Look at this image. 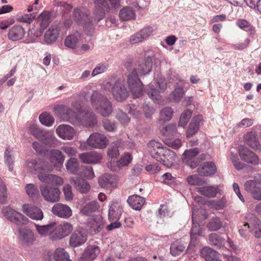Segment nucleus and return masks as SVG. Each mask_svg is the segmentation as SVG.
Instances as JSON below:
<instances>
[{
    "instance_id": "obj_1",
    "label": "nucleus",
    "mask_w": 261,
    "mask_h": 261,
    "mask_svg": "<svg viewBox=\"0 0 261 261\" xmlns=\"http://www.w3.org/2000/svg\"><path fill=\"white\" fill-rule=\"evenodd\" d=\"M148 148L151 156L166 166H171L176 159V155L173 151L162 147V144L158 142L150 141L148 144Z\"/></svg>"
},
{
    "instance_id": "obj_2",
    "label": "nucleus",
    "mask_w": 261,
    "mask_h": 261,
    "mask_svg": "<svg viewBox=\"0 0 261 261\" xmlns=\"http://www.w3.org/2000/svg\"><path fill=\"white\" fill-rule=\"evenodd\" d=\"M25 167L30 173L37 174L39 180L40 176H45L53 169L47 161L40 158L28 160L25 162Z\"/></svg>"
},
{
    "instance_id": "obj_3",
    "label": "nucleus",
    "mask_w": 261,
    "mask_h": 261,
    "mask_svg": "<svg viewBox=\"0 0 261 261\" xmlns=\"http://www.w3.org/2000/svg\"><path fill=\"white\" fill-rule=\"evenodd\" d=\"M29 130L33 136L46 145H51L56 140L53 132L42 129L35 123L30 124Z\"/></svg>"
},
{
    "instance_id": "obj_4",
    "label": "nucleus",
    "mask_w": 261,
    "mask_h": 261,
    "mask_svg": "<svg viewBox=\"0 0 261 261\" xmlns=\"http://www.w3.org/2000/svg\"><path fill=\"white\" fill-rule=\"evenodd\" d=\"M127 82L130 91L135 98L139 97L143 94V84L135 69L127 75Z\"/></svg>"
},
{
    "instance_id": "obj_5",
    "label": "nucleus",
    "mask_w": 261,
    "mask_h": 261,
    "mask_svg": "<svg viewBox=\"0 0 261 261\" xmlns=\"http://www.w3.org/2000/svg\"><path fill=\"white\" fill-rule=\"evenodd\" d=\"M40 190L42 196L46 201L55 203L60 201L61 192L58 188L42 185L40 187Z\"/></svg>"
},
{
    "instance_id": "obj_6",
    "label": "nucleus",
    "mask_w": 261,
    "mask_h": 261,
    "mask_svg": "<svg viewBox=\"0 0 261 261\" xmlns=\"http://www.w3.org/2000/svg\"><path fill=\"white\" fill-rule=\"evenodd\" d=\"M72 17L78 25L83 26L85 31H87V28L89 27V32H91L92 29V21L85 9L80 8H74L72 12Z\"/></svg>"
},
{
    "instance_id": "obj_7",
    "label": "nucleus",
    "mask_w": 261,
    "mask_h": 261,
    "mask_svg": "<svg viewBox=\"0 0 261 261\" xmlns=\"http://www.w3.org/2000/svg\"><path fill=\"white\" fill-rule=\"evenodd\" d=\"M111 92L115 99L120 102L126 100L129 94L124 81L120 79L115 82L111 88Z\"/></svg>"
},
{
    "instance_id": "obj_8",
    "label": "nucleus",
    "mask_w": 261,
    "mask_h": 261,
    "mask_svg": "<svg viewBox=\"0 0 261 261\" xmlns=\"http://www.w3.org/2000/svg\"><path fill=\"white\" fill-rule=\"evenodd\" d=\"M73 230L72 225L68 222H63L59 225L56 223L54 231L50 234V240L57 241L67 236Z\"/></svg>"
},
{
    "instance_id": "obj_9",
    "label": "nucleus",
    "mask_w": 261,
    "mask_h": 261,
    "mask_svg": "<svg viewBox=\"0 0 261 261\" xmlns=\"http://www.w3.org/2000/svg\"><path fill=\"white\" fill-rule=\"evenodd\" d=\"M73 230L72 225L68 222H63L59 225L56 223L54 231L50 234V240L57 241L67 236Z\"/></svg>"
},
{
    "instance_id": "obj_10",
    "label": "nucleus",
    "mask_w": 261,
    "mask_h": 261,
    "mask_svg": "<svg viewBox=\"0 0 261 261\" xmlns=\"http://www.w3.org/2000/svg\"><path fill=\"white\" fill-rule=\"evenodd\" d=\"M73 230L72 225L68 222H63L59 225L56 223L54 231L50 234V240L57 241L67 236Z\"/></svg>"
},
{
    "instance_id": "obj_11",
    "label": "nucleus",
    "mask_w": 261,
    "mask_h": 261,
    "mask_svg": "<svg viewBox=\"0 0 261 261\" xmlns=\"http://www.w3.org/2000/svg\"><path fill=\"white\" fill-rule=\"evenodd\" d=\"M108 143V139L104 135L98 133L91 134L87 140V144L88 146L96 149L106 148Z\"/></svg>"
},
{
    "instance_id": "obj_12",
    "label": "nucleus",
    "mask_w": 261,
    "mask_h": 261,
    "mask_svg": "<svg viewBox=\"0 0 261 261\" xmlns=\"http://www.w3.org/2000/svg\"><path fill=\"white\" fill-rule=\"evenodd\" d=\"M54 110L70 123L76 124L79 122L77 112L72 108H70L67 106L61 105L56 106Z\"/></svg>"
},
{
    "instance_id": "obj_13",
    "label": "nucleus",
    "mask_w": 261,
    "mask_h": 261,
    "mask_svg": "<svg viewBox=\"0 0 261 261\" xmlns=\"http://www.w3.org/2000/svg\"><path fill=\"white\" fill-rule=\"evenodd\" d=\"M199 152L200 149L197 147L186 150L182 154L183 162L192 169L196 168L198 165L197 156Z\"/></svg>"
},
{
    "instance_id": "obj_14",
    "label": "nucleus",
    "mask_w": 261,
    "mask_h": 261,
    "mask_svg": "<svg viewBox=\"0 0 261 261\" xmlns=\"http://www.w3.org/2000/svg\"><path fill=\"white\" fill-rule=\"evenodd\" d=\"M22 211L28 217L36 221L42 220L44 218L42 211L39 207L30 205L28 204H23L22 206Z\"/></svg>"
},
{
    "instance_id": "obj_15",
    "label": "nucleus",
    "mask_w": 261,
    "mask_h": 261,
    "mask_svg": "<svg viewBox=\"0 0 261 261\" xmlns=\"http://www.w3.org/2000/svg\"><path fill=\"white\" fill-rule=\"evenodd\" d=\"M239 153L241 159L245 162L254 165L258 164L259 162L258 156L244 146H240L239 147Z\"/></svg>"
},
{
    "instance_id": "obj_16",
    "label": "nucleus",
    "mask_w": 261,
    "mask_h": 261,
    "mask_svg": "<svg viewBox=\"0 0 261 261\" xmlns=\"http://www.w3.org/2000/svg\"><path fill=\"white\" fill-rule=\"evenodd\" d=\"M87 226L89 232L92 234L99 232L103 228L104 221L100 215H96L89 219Z\"/></svg>"
},
{
    "instance_id": "obj_17",
    "label": "nucleus",
    "mask_w": 261,
    "mask_h": 261,
    "mask_svg": "<svg viewBox=\"0 0 261 261\" xmlns=\"http://www.w3.org/2000/svg\"><path fill=\"white\" fill-rule=\"evenodd\" d=\"M51 211L54 215L63 219H68L72 215L70 207L66 204L61 203L54 204Z\"/></svg>"
},
{
    "instance_id": "obj_18",
    "label": "nucleus",
    "mask_w": 261,
    "mask_h": 261,
    "mask_svg": "<svg viewBox=\"0 0 261 261\" xmlns=\"http://www.w3.org/2000/svg\"><path fill=\"white\" fill-rule=\"evenodd\" d=\"M60 32L58 23H53L44 35L42 43L51 44L57 39Z\"/></svg>"
},
{
    "instance_id": "obj_19",
    "label": "nucleus",
    "mask_w": 261,
    "mask_h": 261,
    "mask_svg": "<svg viewBox=\"0 0 261 261\" xmlns=\"http://www.w3.org/2000/svg\"><path fill=\"white\" fill-rule=\"evenodd\" d=\"M153 33V29L150 27L143 28L140 31L132 35L129 39L131 44H136L147 39Z\"/></svg>"
},
{
    "instance_id": "obj_20",
    "label": "nucleus",
    "mask_w": 261,
    "mask_h": 261,
    "mask_svg": "<svg viewBox=\"0 0 261 261\" xmlns=\"http://www.w3.org/2000/svg\"><path fill=\"white\" fill-rule=\"evenodd\" d=\"M244 188L254 199L261 200V187L259 182L254 180L247 181L244 184Z\"/></svg>"
},
{
    "instance_id": "obj_21",
    "label": "nucleus",
    "mask_w": 261,
    "mask_h": 261,
    "mask_svg": "<svg viewBox=\"0 0 261 261\" xmlns=\"http://www.w3.org/2000/svg\"><path fill=\"white\" fill-rule=\"evenodd\" d=\"M100 251L97 245H90L86 247L78 261H93L98 255Z\"/></svg>"
},
{
    "instance_id": "obj_22",
    "label": "nucleus",
    "mask_w": 261,
    "mask_h": 261,
    "mask_svg": "<svg viewBox=\"0 0 261 261\" xmlns=\"http://www.w3.org/2000/svg\"><path fill=\"white\" fill-rule=\"evenodd\" d=\"M185 85V82L183 80H179L176 82L174 90L169 95V99L174 102H179L184 95V88Z\"/></svg>"
},
{
    "instance_id": "obj_23",
    "label": "nucleus",
    "mask_w": 261,
    "mask_h": 261,
    "mask_svg": "<svg viewBox=\"0 0 261 261\" xmlns=\"http://www.w3.org/2000/svg\"><path fill=\"white\" fill-rule=\"evenodd\" d=\"M87 240V236L84 232L75 230L69 238V245L75 248L83 245Z\"/></svg>"
},
{
    "instance_id": "obj_24",
    "label": "nucleus",
    "mask_w": 261,
    "mask_h": 261,
    "mask_svg": "<svg viewBox=\"0 0 261 261\" xmlns=\"http://www.w3.org/2000/svg\"><path fill=\"white\" fill-rule=\"evenodd\" d=\"M59 137L64 140H72L75 135L74 129L67 124L60 125L56 129Z\"/></svg>"
},
{
    "instance_id": "obj_25",
    "label": "nucleus",
    "mask_w": 261,
    "mask_h": 261,
    "mask_svg": "<svg viewBox=\"0 0 261 261\" xmlns=\"http://www.w3.org/2000/svg\"><path fill=\"white\" fill-rule=\"evenodd\" d=\"M25 33L24 29L19 24L12 27L8 33V39L12 41H18L21 40Z\"/></svg>"
},
{
    "instance_id": "obj_26",
    "label": "nucleus",
    "mask_w": 261,
    "mask_h": 261,
    "mask_svg": "<svg viewBox=\"0 0 261 261\" xmlns=\"http://www.w3.org/2000/svg\"><path fill=\"white\" fill-rule=\"evenodd\" d=\"M79 158L84 163L96 164L102 159V155L95 151L81 153Z\"/></svg>"
},
{
    "instance_id": "obj_27",
    "label": "nucleus",
    "mask_w": 261,
    "mask_h": 261,
    "mask_svg": "<svg viewBox=\"0 0 261 261\" xmlns=\"http://www.w3.org/2000/svg\"><path fill=\"white\" fill-rule=\"evenodd\" d=\"M108 98L103 90H95L92 92L90 102L94 110Z\"/></svg>"
},
{
    "instance_id": "obj_28",
    "label": "nucleus",
    "mask_w": 261,
    "mask_h": 261,
    "mask_svg": "<svg viewBox=\"0 0 261 261\" xmlns=\"http://www.w3.org/2000/svg\"><path fill=\"white\" fill-rule=\"evenodd\" d=\"M81 41V34L79 32L75 31L65 38L64 44L68 48L75 49L78 47Z\"/></svg>"
},
{
    "instance_id": "obj_29",
    "label": "nucleus",
    "mask_w": 261,
    "mask_h": 261,
    "mask_svg": "<svg viewBox=\"0 0 261 261\" xmlns=\"http://www.w3.org/2000/svg\"><path fill=\"white\" fill-rule=\"evenodd\" d=\"M78 121L76 124L86 127H93L97 123L96 115L92 111L87 112L82 118L79 117Z\"/></svg>"
},
{
    "instance_id": "obj_30",
    "label": "nucleus",
    "mask_w": 261,
    "mask_h": 261,
    "mask_svg": "<svg viewBox=\"0 0 261 261\" xmlns=\"http://www.w3.org/2000/svg\"><path fill=\"white\" fill-rule=\"evenodd\" d=\"M197 170L200 175L206 176L215 174L217 171V167L214 162H207L198 167Z\"/></svg>"
},
{
    "instance_id": "obj_31",
    "label": "nucleus",
    "mask_w": 261,
    "mask_h": 261,
    "mask_svg": "<svg viewBox=\"0 0 261 261\" xmlns=\"http://www.w3.org/2000/svg\"><path fill=\"white\" fill-rule=\"evenodd\" d=\"M19 240L22 244L29 245L35 241V237L31 229L22 228L19 229Z\"/></svg>"
},
{
    "instance_id": "obj_32",
    "label": "nucleus",
    "mask_w": 261,
    "mask_h": 261,
    "mask_svg": "<svg viewBox=\"0 0 261 261\" xmlns=\"http://www.w3.org/2000/svg\"><path fill=\"white\" fill-rule=\"evenodd\" d=\"M117 181L116 176L108 173L102 175L98 180L99 185L105 188L116 187Z\"/></svg>"
},
{
    "instance_id": "obj_33",
    "label": "nucleus",
    "mask_w": 261,
    "mask_h": 261,
    "mask_svg": "<svg viewBox=\"0 0 261 261\" xmlns=\"http://www.w3.org/2000/svg\"><path fill=\"white\" fill-rule=\"evenodd\" d=\"M50 162L54 166L62 165L64 161L65 157L61 151L56 149L50 150L48 153Z\"/></svg>"
},
{
    "instance_id": "obj_34",
    "label": "nucleus",
    "mask_w": 261,
    "mask_h": 261,
    "mask_svg": "<svg viewBox=\"0 0 261 261\" xmlns=\"http://www.w3.org/2000/svg\"><path fill=\"white\" fill-rule=\"evenodd\" d=\"M94 110L103 117H109L113 112L112 103L107 98Z\"/></svg>"
},
{
    "instance_id": "obj_35",
    "label": "nucleus",
    "mask_w": 261,
    "mask_h": 261,
    "mask_svg": "<svg viewBox=\"0 0 261 261\" xmlns=\"http://www.w3.org/2000/svg\"><path fill=\"white\" fill-rule=\"evenodd\" d=\"M76 189L82 193H87L90 189V185L84 179L75 177L70 179Z\"/></svg>"
},
{
    "instance_id": "obj_36",
    "label": "nucleus",
    "mask_w": 261,
    "mask_h": 261,
    "mask_svg": "<svg viewBox=\"0 0 261 261\" xmlns=\"http://www.w3.org/2000/svg\"><path fill=\"white\" fill-rule=\"evenodd\" d=\"M244 140L246 144L251 148L255 150L260 149L261 145L259 143V139L255 134L252 132H249L244 136Z\"/></svg>"
},
{
    "instance_id": "obj_37",
    "label": "nucleus",
    "mask_w": 261,
    "mask_h": 261,
    "mask_svg": "<svg viewBox=\"0 0 261 261\" xmlns=\"http://www.w3.org/2000/svg\"><path fill=\"white\" fill-rule=\"evenodd\" d=\"M191 242L187 248V250L190 249V248L195 247L197 244V236L202 235V230L200 225L198 223H193L192 227L191 229Z\"/></svg>"
},
{
    "instance_id": "obj_38",
    "label": "nucleus",
    "mask_w": 261,
    "mask_h": 261,
    "mask_svg": "<svg viewBox=\"0 0 261 261\" xmlns=\"http://www.w3.org/2000/svg\"><path fill=\"white\" fill-rule=\"evenodd\" d=\"M202 120V117L201 115H198L192 119L186 132V136L187 137H192L198 132L199 128L200 123Z\"/></svg>"
},
{
    "instance_id": "obj_39",
    "label": "nucleus",
    "mask_w": 261,
    "mask_h": 261,
    "mask_svg": "<svg viewBox=\"0 0 261 261\" xmlns=\"http://www.w3.org/2000/svg\"><path fill=\"white\" fill-rule=\"evenodd\" d=\"M122 214V207L118 202H114L110 206L109 219L110 221L118 220Z\"/></svg>"
},
{
    "instance_id": "obj_40",
    "label": "nucleus",
    "mask_w": 261,
    "mask_h": 261,
    "mask_svg": "<svg viewBox=\"0 0 261 261\" xmlns=\"http://www.w3.org/2000/svg\"><path fill=\"white\" fill-rule=\"evenodd\" d=\"M49 173L47 172L45 176H40V180L42 182L56 185H61L63 184V180L61 177Z\"/></svg>"
},
{
    "instance_id": "obj_41",
    "label": "nucleus",
    "mask_w": 261,
    "mask_h": 261,
    "mask_svg": "<svg viewBox=\"0 0 261 261\" xmlns=\"http://www.w3.org/2000/svg\"><path fill=\"white\" fill-rule=\"evenodd\" d=\"M37 21L39 23V31L42 33L50 23V13L46 11L42 12L38 16Z\"/></svg>"
},
{
    "instance_id": "obj_42",
    "label": "nucleus",
    "mask_w": 261,
    "mask_h": 261,
    "mask_svg": "<svg viewBox=\"0 0 261 261\" xmlns=\"http://www.w3.org/2000/svg\"><path fill=\"white\" fill-rule=\"evenodd\" d=\"M127 202L133 209L140 210L145 202V199L141 196L134 195L128 197Z\"/></svg>"
},
{
    "instance_id": "obj_43",
    "label": "nucleus",
    "mask_w": 261,
    "mask_h": 261,
    "mask_svg": "<svg viewBox=\"0 0 261 261\" xmlns=\"http://www.w3.org/2000/svg\"><path fill=\"white\" fill-rule=\"evenodd\" d=\"M152 66V59L150 57H147L140 61L138 70L143 74H146L150 72Z\"/></svg>"
},
{
    "instance_id": "obj_44",
    "label": "nucleus",
    "mask_w": 261,
    "mask_h": 261,
    "mask_svg": "<svg viewBox=\"0 0 261 261\" xmlns=\"http://www.w3.org/2000/svg\"><path fill=\"white\" fill-rule=\"evenodd\" d=\"M120 18L123 21H127L136 18V13L133 8L125 7L119 12Z\"/></svg>"
},
{
    "instance_id": "obj_45",
    "label": "nucleus",
    "mask_w": 261,
    "mask_h": 261,
    "mask_svg": "<svg viewBox=\"0 0 261 261\" xmlns=\"http://www.w3.org/2000/svg\"><path fill=\"white\" fill-rule=\"evenodd\" d=\"M56 225V223L52 222L47 225H39L35 224V227L38 233L43 236H48L50 239V234L54 231V226Z\"/></svg>"
},
{
    "instance_id": "obj_46",
    "label": "nucleus",
    "mask_w": 261,
    "mask_h": 261,
    "mask_svg": "<svg viewBox=\"0 0 261 261\" xmlns=\"http://www.w3.org/2000/svg\"><path fill=\"white\" fill-rule=\"evenodd\" d=\"M209 243L211 245L221 248L225 245V240L216 233H211L208 236Z\"/></svg>"
},
{
    "instance_id": "obj_47",
    "label": "nucleus",
    "mask_w": 261,
    "mask_h": 261,
    "mask_svg": "<svg viewBox=\"0 0 261 261\" xmlns=\"http://www.w3.org/2000/svg\"><path fill=\"white\" fill-rule=\"evenodd\" d=\"M13 214L10 221L12 223L19 226L27 225L29 223V219L21 213L15 211Z\"/></svg>"
},
{
    "instance_id": "obj_48",
    "label": "nucleus",
    "mask_w": 261,
    "mask_h": 261,
    "mask_svg": "<svg viewBox=\"0 0 261 261\" xmlns=\"http://www.w3.org/2000/svg\"><path fill=\"white\" fill-rule=\"evenodd\" d=\"M186 244L179 241L173 242L170 246V253L173 256H178L185 250Z\"/></svg>"
},
{
    "instance_id": "obj_49",
    "label": "nucleus",
    "mask_w": 261,
    "mask_h": 261,
    "mask_svg": "<svg viewBox=\"0 0 261 261\" xmlns=\"http://www.w3.org/2000/svg\"><path fill=\"white\" fill-rule=\"evenodd\" d=\"M197 191L201 195L207 197H214L219 192V190L213 186H205L197 188Z\"/></svg>"
},
{
    "instance_id": "obj_50",
    "label": "nucleus",
    "mask_w": 261,
    "mask_h": 261,
    "mask_svg": "<svg viewBox=\"0 0 261 261\" xmlns=\"http://www.w3.org/2000/svg\"><path fill=\"white\" fill-rule=\"evenodd\" d=\"M201 256L206 261H212L217 257V252L210 247H204L200 250Z\"/></svg>"
},
{
    "instance_id": "obj_51",
    "label": "nucleus",
    "mask_w": 261,
    "mask_h": 261,
    "mask_svg": "<svg viewBox=\"0 0 261 261\" xmlns=\"http://www.w3.org/2000/svg\"><path fill=\"white\" fill-rule=\"evenodd\" d=\"M66 168L67 170L72 174L77 173L80 169V164L77 159L71 158L69 159L66 164Z\"/></svg>"
},
{
    "instance_id": "obj_52",
    "label": "nucleus",
    "mask_w": 261,
    "mask_h": 261,
    "mask_svg": "<svg viewBox=\"0 0 261 261\" xmlns=\"http://www.w3.org/2000/svg\"><path fill=\"white\" fill-rule=\"evenodd\" d=\"M222 226V222L221 219L218 217L211 218L206 227L211 231H215L220 229Z\"/></svg>"
},
{
    "instance_id": "obj_53",
    "label": "nucleus",
    "mask_w": 261,
    "mask_h": 261,
    "mask_svg": "<svg viewBox=\"0 0 261 261\" xmlns=\"http://www.w3.org/2000/svg\"><path fill=\"white\" fill-rule=\"evenodd\" d=\"M39 119L42 124L48 127L52 126L55 122L54 117L46 112L39 115Z\"/></svg>"
},
{
    "instance_id": "obj_54",
    "label": "nucleus",
    "mask_w": 261,
    "mask_h": 261,
    "mask_svg": "<svg viewBox=\"0 0 261 261\" xmlns=\"http://www.w3.org/2000/svg\"><path fill=\"white\" fill-rule=\"evenodd\" d=\"M56 261H71L68 253L62 248H57L54 254Z\"/></svg>"
},
{
    "instance_id": "obj_55",
    "label": "nucleus",
    "mask_w": 261,
    "mask_h": 261,
    "mask_svg": "<svg viewBox=\"0 0 261 261\" xmlns=\"http://www.w3.org/2000/svg\"><path fill=\"white\" fill-rule=\"evenodd\" d=\"M146 93L148 96L153 100H157L160 99V92L159 89H156L152 84L148 85L146 89Z\"/></svg>"
},
{
    "instance_id": "obj_56",
    "label": "nucleus",
    "mask_w": 261,
    "mask_h": 261,
    "mask_svg": "<svg viewBox=\"0 0 261 261\" xmlns=\"http://www.w3.org/2000/svg\"><path fill=\"white\" fill-rule=\"evenodd\" d=\"M173 114V110L170 107H165L160 112V121L166 122L169 121Z\"/></svg>"
},
{
    "instance_id": "obj_57",
    "label": "nucleus",
    "mask_w": 261,
    "mask_h": 261,
    "mask_svg": "<svg viewBox=\"0 0 261 261\" xmlns=\"http://www.w3.org/2000/svg\"><path fill=\"white\" fill-rule=\"evenodd\" d=\"M99 205L95 201H92L86 204L81 210V213L84 215H89L90 213L98 210Z\"/></svg>"
},
{
    "instance_id": "obj_58",
    "label": "nucleus",
    "mask_w": 261,
    "mask_h": 261,
    "mask_svg": "<svg viewBox=\"0 0 261 261\" xmlns=\"http://www.w3.org/2000/svg\"><path fill=\"white\" fill-rule=\"evenodd\" d=\"M12 150L10 148H7L5 152V162L8 165L9 170L12 171L13 169L14 159L12 155Z\"/></svg>"
},
{
    "instance_id": "obj_59",
    "label": "nucleus",
    "mask_w": 261,
    "mask_h": 261,
    "mask_svg": "<svg viewBox=\"0 0 261 261\" xmlns=\"http://www.w3.org/2000/svg\"><path fill=\"white\" fill-rule=\"evenodd\" d=\"M27 194L32 198H37L39 196V191L36 186L33 184H27L25 186Z\"/></svg>"
},
{
    "instance_id": "obj_60",
    "label": "nucleus",
    "mask_w": 261,
    "mask_h": 261,
    "mask_svg": "<svg viewBox=\"0 0 261 261\" xmlns=\"http://www.w3.org/2000/svg\"><path fill=\"white\" fill-rule=\"evenodd\" d=\"M36 15L34 13L24 14L16 17V21L19 22H23L28 24L32 23L35 18Z\"/></svg>"
},
{
    "instance_id": "obj_61",
    "label": "nucleus",
    "mask_w": 261,
    "mask_h": 261,
    "mask_svg": "<svg viewBox=\"0 0 261 261\" xmlns=\"http://www.w3.org/2000/svg\"><path fill=\"white\" fill-rule=\"evenodd\" d=\"M177 132V129L175 125L173 124H169L167 125L163 130V133L166 138H169L171 136H174Z\"/></svg>"
},
{
    "instance_id": "obj_62",
    "label": "nucleus",
    "mask_w": 261,
    "mask_h": 261,
    "mask_svg": "<svg viewBox=\"0 0 261 261\" xmlns=\"http://www.w3.org/2000/svg\"><path fill=\"white\" fill-rule=\"evenodd\" d=\"M115 117L122 124L128 123L130 120V118L127 116V114L120 109L116 110Z\"/></svg>"
},
{
    "instance_id": "obj_63",
    "label": "nucleus",
    "mask_w": 261,
    "mask_h": 261,
    "mask_svg": "<svg viewBox=\"0 0 261 261\" xmlns=\"http://www.w3.org/2000/svg\"><path fill=\"white\" fill-rule=\"evenodd\" d=\"M192 116V111L190 110H186L181 115L179 125L184 127L188 123Z\"/></svg>"
},
{
    "instance_id": "obj_64",
    "label": "nucleus",
    "mask_w": 261,
    "mask_h": 261,
    "mask_svg": "<svg viewBox=\"0 0 261 261\" xmlns=\"http://www.w3.org/2000/svg\"><path fill=\"white\" fill-rule=\"evenodd\" d=\"M132 160V157L131 154L128 153H125L122 155L120 160L117 162V164L118 166H127Z\"/></svg>"
}]
</instances>
